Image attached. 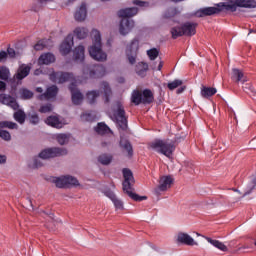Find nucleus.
<instances>
[{
    "instance_id": "f257e3e1",
    "label": "nucleus",
    "mask_w": 256,
    "mask_h": 256,
    "mask_svg": "<svg viewBox=\"0 0 256 256\" xmlns=\"http://www.w3.org/2000/svg\"><path fill=\"white\" fill-rule=\"evenodd\" d=\"M139 13V9L137 7L120 9L117 12L118 17L121 19L119 31L121 35H127L135 27V21L131 19V17H135Z\"/></svg>"
},
{
    "instance_id": "f03ea898",
    "label": "nucleus",
    "mask_w": 256,
    "mask_h": 256,
    "mask_svg": "<svg viewBox=\"0 0 256 256\" xmlns=\"http://www.w3.org/2000/svg\"><path fill=\"white\" fill-rule=\"evenodd\" d=\"M91 37L93 44L88 49L90 57L95 61H107V53L103 52V45L101 44V32L97 29H93L91 31Z\"/></svg>"
},
{
    "instance_id": "7ed1b4c3",
    "label": "nucleus",
    "mask_w": 256,
    "mask_h": 256,
    "mask_svg": "<svg viewBox=\"0 0 256 256\" xmlns=\"http://www.w3.org/2000/svg\"><path fill=\"white\" fill-rule=\"evenodd\" d=\"M123 177L124 181L122 183L123 185V191L126 192L128 196H130L133 201H145L147 199V196H139L136 194L135 189L133 188V185H135V178L133 177V172L129 170V168H124L123 171Z\"/></svg>"
},
{
    "instance_id": "20e7f679",
    "label": "nucleus",
    "mask_w": 256,
    "mask_h": 256,
    "mask_svg": "<svg viewBox=\"0 0 256 256\" xmlns=\"http://www.w3.org/2000/svg\"><path fill=\"white\" fill-rule=\"evenodd\" d=\"M111 119L116 121L120 131H127V116L125 115V107L121 101H116L112 105Z\"/></svg>"
},
{
    "instance_id": "39448f33",
    "label": "nucleus",
    "mask_w": 256,
    "mask_h": 256,
    "mask_svg": "<svg viewBox=\"0 0 256 256\" xmlns=\"http://www.w3.org/2000/svg\"><path fill=\"white\" fill-rule=\"evenodd\" d=\"M148 149L156 151L165 157H171L175 151V142H167V140L156 139L148 144Z\"/></svg>"
},
{
    "instance_id": "423d86ee",
    "label": "nucleus",
    "mask_w": 256,
    "mask_h": 256,
    "mask_svg": "<svg viewBox=\"0 0 256 256\" xmlns=\"http://www.w3.org/2000/svg\"><path fill=\"white\" fill-rule=\"evenodd\" d=\"M63 155H67V149L53 147L44 149L39 153L40 159H55V157H63Z\"/></svg>"
},
{
    "instance_id": "0eeeda50",
    "label": "nucleus",
    "mask_w": 256,
    "mask_h": 256,
    "mask_svg": "<svg viewBox=\"0 0 256 256\" xmlns=\"http://www.w3.org/2000/svg\"><path fill=\"white\" fill-rule=\"evenodd\" d=\"M107 70L103 65H94L92 68H84V74L89 75L91 79H99V77H105Z\"/></svg>"
},
{
    "instance_id": "6e6552de",
    "label": "nucleus",
    "mask_w": 256,
    "mask_h": 256,
    "mask_svg": "<svg viewBox=\"0 0 256 256\" xmlns=\"http://www.w3.org/2000/svg\"><path fill=\"white\" fill-rule=\"evenodd\" d=\"M49 79L52 83H67L68 81H73V74L69 72H52L49 75Z\"/></svg>"
},
{
    "instance_id": "1a4fd4ad",
    "label": "nucleus",
    "mask_w": 256,
    "mask_h": 256,
    "mask_svg": "<svg viewBox=\"0 0 256 256\" xmlns=\"http://www.w3.org/2000/svg\"><path fill=\"white\" fill-rule=\"evenodd\" d=\"M29 73H31V67L27 66V64L20 65L13 76L14 83L21 85L22 79H25Z\"/></svg>"
},
{
    "instance_id": "9d476101",
    "label": "nucleus",
    "mask_w": 256,
    "mask_h": 256,
    "mask_svg": "<svg viewBox=\"0 0 256 256\" xmlns=\"http://www.w3.org/2000/svg\"><path fill=\"white\" fill-rule=\"evenodd\" d=\"M171 185H173V177L162 176L160 177L159 185L154 189V193H156V195H160L161 192L171 189Z\"/></svg>"
},
{
    "instance_id": "9b49d317",
    "label": "nucleus",
    "mask_w": 256,
    "mask_h": 256,
    "mask_svg": "<svg viewBox=\"0 0 256 256\" xmlns=\"http://www.w3.org/2000/svg\"><path fill=\"white\" fill-rule=\"evenodd\" d=\"M0 103H2V105H7V107H10L13 111L19 109L17 99L9 94H0Z\"/></svg>"
},
{
    "instance_id": "f8f14e48",
    "label": "nucleus",
    "mask_w": 256,
    "mask_h": 256,
    "mask_svg": "<svg viewBox=\"0 0 256 256\" xmlns=\"http://www.w3.org/2000/svg\"><path fill=\"white\" fill-rule=\"evenodd\" d=\"M221 13V9L219 6L216 7H205L196 11V17H211V15H219Z\"/></svg>"
},
{
    "instance_id": "ddd939ff",
    "label": "nucleus",
    "mask_w": 256,
    "mask_h": 256,
    "mask_svg": "<svg viewBox=\"0 0 256 256\" xmlns=\"http://www.w3.org/2000/svg\"><path fill=\"white\" fill-rule=\"evenodd\" d=\"M69 90L72 95V103L74 105H81V103H83V94L79 89H77V85H75V83H71Z\"/></svg>"
},
{
    "instance_id": "4468645a",
    "label": "nucleus",
    "mask_w": 256,
    "mask_h": 256,
    "mask_svg": "<svg viewBox=\"0 0 256 256\" xmlns=\"http://www.w3.org/2000/svg\"><path fill=\"white\" fill-rule=\"evenodd\" d=\"M182 33L185 37H193L197 33V23L184 22L182 23Z\"/></svg>"
},
{
    "instance_id": "2eb2a0df",
    "label": "nucleus",
    "mask_w": 256,
    "mask_h": 256,
    "mask_svg": "<svg viewBox=\"0 0 256 256\" xmlns=\"http://www.w3.org/2000/svg\"><path fill=\"white\" fill-rule=\"evenodd\" d=\"M57 93H59V88L56 85H52L47 88L44 94L39 96L41 101H49V99H55L57 97Z\"/></svg>"
},
{
    "instance_id": "dca6fc26",
    "label": "nucleus",
    "mask_w": 256,
    "mask_h": 256,
    "mask_svg": "<svg viewBox=\"0 0 256 256\" xmlns=\"http://www.w3.org/2000/svg\"><path fill=\"white\" fill-rule=\"evenodd\" d=\"M73 47V35H68L66 39L60 45V53L62 55H69Z\"/></svg>"
},
{
    "instance_id": "f3484780",
    "label": "nucleus",
    "mask_w": 256,
    "mask_h": 256,
    "mask_svg": "<svg viewBox=\"0 0 256 256\" xmlns=\"http://www.w3.org/2000/svg\"><path fill=\"white\" fill-rule=\"evenodd\" d=\"M178 243H182V245H188L193 247V245H197L196 241L187 233L180 232L177 237Z\"/></svg>"
},
{
    "instance_id": "a211bd4d",
    "label": "nucleus",
    "mask_w": 256,
    "mask_h": 256,
    "mask_svg": "<svg viewBox=\"0 0 256 256\" xmlns=\"http://www.w3.org/2000/svg\"><path fill=\"white\" fill-rule=\"evenodd\" d=\"M119 145L122 151L127 153V157L131 159L133 157V145H131V142L125 138H120Z\"/></svg>"
},
{
    "instance_id": "6ab92c4d",
    "label": "nucleus",
    "mask_w": 256,
    "mask_h": 256,
    "mask_svg": "<svg viewBox=\"0 0 256 256\" xmlns=\"http://www.w3.org/2000/svg\"><path fill=\"white\" fill-rule=\"evenodd\" d=\"M155 101L153 91L150 89H144L142 92V105H151Z\"/></svg>"
},
{
    "instance_id": "aec40b11",
    "label": "nucleus",
    "mask_w": 256,
    "mask_h": 256,
    "mask_svg": "<svg viewBox=\"0 0 256 256\" xmlns=\"http://www.w3.org/2000/svg\"><path fill=\"white\" fill-rule=\"evenodd\" d=\"M74 17L76 21H85L87 19V5L85 3H82L79 9L74 14Z\"/></svg>"
},
{
    "instance_id": "412c9836",
    "label": "nucleus",
    "mask_w": 256,
    "mask_h": 256,
    "mask_svg": "<svg viewBox=\"0 0 256 256\" xmlns=\"http://www.w3.org/2000/svg\"><path fill=\"white\" fill-rule=\"evenodd\" d=\"M51 63H55V55L52 53H44L38 59L39 65H51Z\"/></svg>"
},
{
    "instance_id": "4be33fe9",
    "label": "nucleus",
    "mask_w": 256,
    "mask_h": 256,
    "mask_svg": "<svg viewBox=\"0 0 256 256\" xmlns=\"http://www.w3.org/2000/svg\"><path fill=\"white\" fill-rule=\"evenodd\" d=\"M231 79L232 81H235V83H245L247 81V78H245L243 71L237 68L232 69Z\"/></svg>"
},
{
    "instance_id": "5701e85b",
    "label": "nucleus",
    "mask_w": 256,
    "mask_h": 256,
    "mask_svg": "<svg viewBox=\"0 0 256 256\" xmlns=\"http://www.w3.org/2000/svg\"><path fill=\"white\" fill-rule=\"evenodd\" d=\"M73 55L75 61L83 63V61H85V46L79 45L78 47H76L73 51Z\"/></svg>"
},
{
    "instance_id": "b1692460",
    "label": "nucleus",
    "mask_w": 256,
    "mask_h": 256,
    "mask_svg": "<svg viewBox=\"0 0 256 256\" xmlns=\"http://www.w3.org/2000/svg\"><path fill=\"white\" fill-rule=\"evenodd\" d=\"M46 125L50 127H54L55 129H61L63 127V123L59 120V116H49L45 120Z\"/></svg>"
},
{
    "instance_id": "393cba45",
    "label": "nucleus",
    "mask_w": 256,
    "mask_h": 256,
    "mask_svg": "<svg viewBox=\"0 0 256 256\" xmlns=\"http://www.w3.org/2000/svg\"><path fill=\"white\" fill-rule=\"evenodd\" d=\"M100 91H103V93H104L105 103H109V97H111V95H113V92L111 91V86H109V83L101 82Z\"/></svg>"
},
{
    "instance_id": "a878e982",
    "label": "nucleus",
    "mask_w": 256,
    "mask_h": 256,
    "mask_svg": "<svg viewBox=\"0 0 256 256\" xmlns=\"http://www.w3.org/2000/svg\"><path fill=\"white\" fill-rule=\"evenodd\" d=\"M94 131L98 134V135H109V133H113L111 131V128H109V126H107V124L100 122L97 124V126L94 128Z\"/></svg>"
},
{
    "instance_id": "bb28decb",
    "label": "nucleus",
    "mask_w": 256,
    "mask_h": 256,
    "mask_svg": "<svg viewBox=\"0 0 256 256\" xmlns=\"http://www.w3.org/2000/svg\"><path fill=\"white\" fill-rule=\"evenodd\" d=\"M206 241H208V243H210V245H213V247H216V249H219L220 251H223L224 253L229 251V248H227V246L224 245L223 242H221L219 240H214L213 238L206 237Z\"/></svg>"
},
{
    "instance_id": "cd10ccee",
    "label": "nucleus",
    "mask_w": 256,
    "mask_h": 256,
    "mask_svg": "<svg viewBox=\"0 0 256 256\" xmlns=\"http://www.w3.org/2000/svg\"><path fill=\"white\" fill-rule=\"evenodd\" d=\"M236 7H244L245 9H254L256 2L253 0H235Z\"/></svg>"
},
{
    "instance_id": "c85d7f7f",
    "label": "nucleus",
    "mask_w": 256,
    "mask_h": 256,
    "mask_svg": "<svg viewBox=\"0 0 256 256\" xmlns=\"http://www.w3.org/2000/svg\"><path fill=\"white\" fill-rule=\"evenodd\" d=\"M149 71V65L145 62H140L136 65V73L139 77H145Z\"/></svg>"
},
{
    "instance_id": "c756f323",
    "label": "nucleus",
    "mask_w": 256,
    "mask_h": 256,
    "mask_svg": "<svg viewBox=\"0 0 256 256\" xmlns=\"http://www.w3.org/2000/svg\"><path fill=\"white\" fill-rule=\"evenodd\" d=\"M131 103L135 105L143 104V93L139 90H134L131 95Z\"/></svg>"
},
{
    "instance_id": "7c9ffc66",
    "label": "nucleus",
    "mask_w": 256,
    "mask_h": 256,
    "mask_svg": "<svg viewBox=\"0 0 256 256\" xmlns=\"http://www.w3.org/2000/svg\"><path fill=\"white\" fill-rule=\"evenodd\" d=\"M216 7L220 9V12L223 11V9H225V11H232V12L237 11V5L235 4V1H234V4H229L227 2H220L216 4Z\"/></svg>"
},
{
    "instance_id": "2f4dec72",
    "label": "nucleus",
    "mask_w": 256,
    "mask_h": 256,
    "mask_svg": "<svg viewBox=\"0 0 256 256\" xmlns=\"http://www.w3.org/2000/svg\"><path fill=\"white\" fill-rule=\"evenodd\" d=\"M74 35L77 39H87L89 37V30L85 27H78L74 30Z\"/></svg>"
},
{
    "instance_id": "473e14b6",
    "label": "nucleus",
    "mask_w": 256,
    "mask_h": 256,
    "mask_svg": "<svg viewBox=\"0 0 256 256\" xmlns=\"http://www.w3.org/2000/svg\"><path fill=\"white\" fill-rule=\"evenodd\" d=\"M99 95H101V92L99 90H92L87 92L86 99L90 105H93V103L97 101V97H99Z\"/></svg>"
},
{
    "instance_id": "72a5a7b5",
    "label": "nucleus",
    "mask_w": 256,
    "mask_h": 256,
    "mask_svg": "<svg viewBox=\"0 0 256 256\" xmlns=\"http://www.w3.org/2000/svg\"><path fill=\"white\" fill-rule=\"evenodd\" d=\"M18 97L19 99L28 100L33 97V92L27 88H20L18 90Z\"/></svg>"
},
{
    "instance_id": "f704fd0d",
    "label": "nucleus",
    "mask_w": 256,
    "mask_h": 256,
    "mask_svg": "<svg viewBox=\"0 0 256 256\" xmlns=\"http://www.w3.org/2000/svg\"><path fill=\"white\" fill-rule=\"evenodd\" d=\"M13 117L17 123H20V125H23L25 123V119L27 118V115L25 112L21 109H17V111L13 114Z\"/></svg>"
},
{
    "instance_id": "c9c22d12",
    "label": "nucleus",
    "mask_w": 256,
    "mask_h": 256,
    "mask_svg": "<svg viewBox=\"0 0 256 256\" xmlns=\"http://www.w3.org/2000/svg\"><path fill=\"white\" fill-rule=\"evenodd\" d=\"M170 33L172 35V39H179V37H183L184 34L182 24L180 26L172 27Z\"/></svg>"
},
{
    "instance_id": "e433bc0d",
    "label": "nucleus",
    "mask_w": 256,
    "mask_h": 256,
    "mask_svg": "<svg viewBox=\"0 0 256 256\" xmlns=\"http://www.w3.org/2000/svg\"><path fill=\"white\" fill-rule=\"evenodd\" d=\"M215 93H217V89L212 88V87H202L201 90V95L202 97H205L207 99V97H213V95H215Z\"/></svg>"
},
{
    "instance_id": "4c0bfd02",
    "label": "nucleus",
    "mask_w": 256,
    "mask_h": 256,
    "mask_svg": "<svg viewBox=\"0 0 256 256\" xmlns=\"http://www.w3.org/2000/svg\"><path fill=\"white\" fill-rule=\"evenodd\" d=\"M52 183H55L56 187H59V189L67 187L65 176L52 178Z\"/></svg>"
},
{
    "instance_id": "58836bf2",
    "label": "nucleus",
    "mask_w": 256,
    "mask_h": 256,
    "mask_svg": "<svg viewBox=\"0 0 256 256\" xmlns=\"http://www.w3.org/2000/svg\"><path fill=\"white\" fill-rule=\"evenodd\" d=\"M113 161V156L109 154H101L98 157V162L101 163V165H109Z\"/></svg>"
},
{
    "instance_id": "ea45409f",
    "label": "nucleus",
    "mask_w": 256,
    "mask_h": 256,
    "mask_svg": "<svg viewBox=\"0 0 256 256\" xmlns=\"http://www.w3.org/2000/svg\"><path fill=\"white\" fill-rule=\"evenodd\" d=\"M0 129H19V125L12 121H2L0 122Z\"/></svg>"
},
{
    "instance_id": "a19ab883",
    "label": "nucleus",
    "mask_w": 256,
    "mask_h": 256,
    "mask_svg": "<svg viewBox=\"0 0 256 256\" xmlns=\"http://www.w3.org/2000/svg\"><path fill=\"white\" fill-rule=\"evenodd\" d=\"M9 77H11V72L9 71V68H7L5 66H1L0 67V79H2V81H7V79H9Z\"/></svg>"
},
{
    "instance_id": "79ce46f5",
    "label": "nucleus",
    "mask_w": 256,
    "mask_h": 256,
    "mask_svg": "<svg viewBox=\"0 0 256 256\" xmlns=\"http://www.w3.org/2000/svg\"><path fill=\"white\" fill-rule=\"evenodd\" d=\"M181 85H183V80L175 79L174 81L169 82L167 87L170 91H175V89L181 87Z\"/></svg>"
},
{
    "instance_id": "37998d69",
    "label": "nucleus",
    "mask_w": 256,
    "mask_h": 256,
    "mask_svg": "<svg viewBox=\"0 0 256 256\" xmlns=\"http://www.w3.org/2000/svg\"><path fill=\"white\" fill-rule=\"evenodd\" d=\"M178 14H179V11L177 10V8H169L165 11L164 17L165 19H171Z\"/></svg>"
},
{
    "instance_id": "c03bdc74",
    "label": "nucleus",
    "mask_w": 256,
    "mask_h": 256,
    "mask_svg": "<svg viewBox=\"0 0 256 256\" xmlns=\"http://www.w3.org/2000/svg\"><path fill=\"white\" fill-rule=\"evenodd\" d=\"M66 179V187H71V185L77 186L79 185V180L73 176H65Z\"/></svg>"
},
{
    "instance_id": "a18cd8bd",
    "label": "nucleus",
    "mask_w": 256,
    "mask_h": 256,
    "mask_svg": "<svg viewBox=\"0 0 256 256\" xmlns=\"http://www.w3.org/2000/svg\"><path fill=\"white\" fill-rule=\"evenodd\" d=\"M147 55L151 61H155V59L159 57V50H157V48H152L147 51Z\"/></svg>"
},
{
    "instance_id": "49530a36",
    "label": "nucleus",
    "mask_w": 256,
    "mask_h": 256,
    "mask_svg": "<svg viewBox=\"0 0 256 256\" xmlns=\"http://www.w3.org/2000/svg\"><path fill=\"white\" fill-rule=\"evenodd\" d=\"M129 51L131 53H137L139 51V40L137 39L132 40L129 47Z\"/></svg>"
},
{
    "instance_id": "de8ad7c7",
    "label": "nucleus",
    "mask_w": 256,
    "mask_h": 256,
    "mask_svg": "<svg viewBox=\"0 0 256 256\" xmlns=\"http://www.w3.org/2000/svg\"><path fill=\"white\" fill-rule=\"evenodd\" d=\"M56 139L59 145H65V143H68L69 141V137L67 136V134H59L56 136Z\"/></svg>"
},
{
    "instance_id": "09e8293b",
    "label": "nucleus",
    "mask_w": 256,
    "mask_h": 256,
    "mask_svg": "<svg viewBox=\"0 0 256 256\" xmlns=\"http://www.w3.org/2000/svg\"><path fill=\"white\" fill-rule=\"evenodd\" d=\"M47 47V41L46 40H40L34 45L35 51H43Z\"/></svg>"
},
{
    "instance_id": "8fccbe9b",
    "label": "nucleus",
    "mask_w": 256,
    "mask_h": 256,
    "mask_svg": "<svg viewBox=\"0 0 256 256\" xmlns=\"http://www.w3.org/2000/svg\"><path fill=\"white\" fill-rule=\"evenodd\" d=\"M0 138L3 139V141H11V133L7 130H0Z\"/></svg>"
},
{
    "instance_id": "3c124183",
    "label": "nucleus",
    "mask_w": 256,
    "mask_h": 256,
    "mask_svg": "<svg viewBox=\"0 0 256 256\" xmlns=\"http://www.w3.org/2000/svg\"><path fill=\"white\" fill-rule=\"evenodd\" d=\"M127 59L130 63V65H135L136 61H137V53H129V51L127 52Z\"/></svg>"
},
{
    "instance_id": "603ef678",
    "label": "nucleus",
    "mask_w": 256,
    "mask_h": 256,
    "mask_svg": "<svg viewBox=\"0 0 256 256\" xmlns=\"http://www.w3.org/2000/svg\"><path fill=\"white\" fill-rule=\"evenodd\" d=\"M104 195L106 197H108V199H110L111 201H113V200H115L117 198V196L115 195V192L111 191V190H105L104 191Z\"/></svg>"
},
{
    "instance_id": "864d4df0",
    "label": "nucleus",
    "mask_w": 256,
    "mask_h": 256,
    "mask_svg": "<svg viewBox=\"0 0 256 256\" xmlns=\"http://www.w3.org/2000/svg\"><path fill=\"white\" fill-rule=\"evenodd\" d=\"M53 111V106L51 104L44 105L40 108V113H50Z\"/></svg>"
},
{
    "instance_id": "5fc2aeb1",
    "label": "nucleus",
    "mask_w": 256,
    "mask_h": 256,
    "mask_svg": "<svg viewBox=\"0 0 256 256\" xmlns=\"http://www.w3.org/2000/svg\"><path fill=\"white\" fill-rule=\"evenodd\" d=\"M112 203H114V207H116V209H123V201H121L117 197L115 198V200H112Z\"/></svg>"
},
{
    "instance_id": "6e6d98bb",
    "label": "nucleus",
    "mask_w": 256,
    "mask_h": 256,
    "mask_svg": "<svg viewBox=\"0 0 256 256\" xmlns=\"http://www.w3.org/2000/svg\"><path fill=\"white\" fill-rule=\"evenodd\" d=\"M81 119L82 121H93L94 117L91 113H83Z\"/></svg>"
},
{
    "instance_id": "4d7b16f0",
    "label": "nucleus",
    "mask_w": 256,
    "mask_h": 256,
    "mask_svg": "<svg viewBox=\"0 0 256 256\" xmlns=\"http://www.w3.org/2000/svg\"><path fill=\"white\" fill-rule=\"evenodd\" d=\"M133 5H137L138 7H145V5H147V2L141 0H134Z\"/></svg>"
},
{
    "instance_id": "13d9d810",
    "label": "nucleus",
    "mask_w": 256,
    "mask_h": 256,
    "mask_svg": "<svg viewBox=\"0 0 256 256\" xmlns=\"http://www.w3.org/2000/svg\"><path fill=\"white\" fill-rule=\"evenodd\" d=\"M34 169H39V167H43V163H41V161H39V158H35L34 159Z\"/></svg>"
},
{
    "instance_id": "bf43d9fd",
    "label": "nucleus",
    "mask_w": 256,
    "mask_h": 256,
    "mask_svg": "<svg viewBox=\"0 0 256 256\" xmlns=\"http://www.w3.org/2000/svg\"><path fill=\"white\" fill-rule=\"evenodd\" d=\"M7 60V52L1 51L0 52V63H3V61Z\"/></svg>"
},
{
    "instance_id": "052dcab7",
    "label": "nucleus",
    "mask_w": 256,
    "mask_h": 256,
    "mask_svg": "<svg viewBox=\"0 0 256 256\" xmlns=\"http://www.w3.org/2000/svg\"><path fill=\"white\" fill-rule=\"evenodd\" d=\"M7 55H9L11 59L15 58V50L13 48H8Z\"/></svg>"
},
{
    "instance_id": "680f3d73",
    "label": "nucleus",
    "mask_w": 256,
    "mask_h": 256,
    "mask_svg": "<svg viewBox=\"0 0 256 256\" xmlns=\"http://www.w3.org/2000/svg\"><path fill=\"white\" fill-rule=\"evenodd\" d=\"M7 163V156L0 154V165Z\"/></svg>"
},
{
    "instance_id": "e2e57ef3",
    "label": "nucleus",
    "mask_w": 256,
    "mask_h": 256,
    "mask_svg": "<svg viewBox=\"0 0 256 256\" xmlns=\"http://www.w3.org/2000/svg\"><path fill=\"white\" fill-rule=\"evenodd\" d=\"M185 89H187L186 86H180V87L177 89V91H176L177 95H181V93H183V91H185Z\"/></svg>"
},
{
    "instance_id": "0e129e2a",
    "label": "nucleus",
    "mask_w": 256,
    "mask_h": 256,
    "mask_svg": "<svg viewBox=\"0 0 256 256\" xmlns=\"http://www.w3.org/2000/svg\"><path fill=\"white\" fill-rule=\"evenodd\" d=\"M7 89V84L3 81H0V91H5Z\"/></svg>"
},
{
    "instance_id": "69168bd1",
    "label": "nucleus",
    "mask_w": 256,
    "mask_h": 256,
    "mask_svg": "<svg viewBox=\"0 0 256 256\" xmlns=\"http://www.w3.org/2000/svg\"><path fill=\"white\" fill-rule=\"evenodd\" d=\"M39 123V116H37V114H33V124H37Z\"/></svg>"
},
{
    "instance_id": "338daca9",
    "label": "nucleus",
    "mask_w": 256,
    "mask_h": 256,
    "mask_svg": "<svg viewBox=\"0 0 256 256\" xmlns=\"http://www.w3.org/2000/svg\"><path fill=\"white\" fill-rule=\"evenodd\" d=\"M161 69H163V61H160L158 65V71H161Z\"/></svg>"
},
{
    "instance_id": "774afa93",
    "label": "nucleus",
    "mask_w": 256,
    "mask_h": 256,
    "mask_svg": "<svg viewBox=\"0 0 256 256\" xmlns=\"http://www.w3.org/2000/svg\"><path fill=\"white\" fill-rule=\"evenodd\" d=\"M107 145H111V141L102 142V147H107Z\"/></svg>"
}]
</instances>
